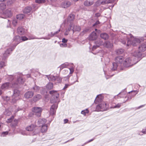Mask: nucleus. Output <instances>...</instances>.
Segmentation results:
<instances>
[{"label":"nucleus","instance_id":"obj_45","mask_svg":"<svg viewBox=\"0 0 146 146\" xmlns=\"http://www.w3.org/2000/svg\"><path fill=\"white\" fill-rule=\"evenodd\" d=\"M6 5L4 3H2L0 4V9L3 10L6 8Z\"/></svg>","mask_w":146,"mask_h":146},{"label":"nucleus","instance_id":"obj_20","mask_svg":"<svg viewBox=\"0 0 146 146\" xmlns=\"http://www.w3.org/2000/svg\"><path fill=\"white\" fill-rule=\"evenodd\" d=\"M74 15L73 14H70L68 16L67 19V21L68 23H70V24H73L72 23V21L74 20Z\"/></svg>","mask_w":146,"mask_h":146},{"label":"nucleus","instance_id":"obj_50","mask_svg":"<svg viewBox=\"0 0 146 146\" xmlns=\"http://www.w3.org/2000/svg\"><path fill=\"white\" fill-rule=\"evenodd\" d=\"M88 110L87 109H86V110L82 111L81 112V113L84 115H85L86 114L88 113Z\"/></svg>","mask_w":146,"mask_h":146},{"label":"nucleus","instance_id":"obj_12","mask_svg":"<svg viewBox=\"0 0 146 146\" xmlns=\"http://www.w3.org/2000/svg\"><path fill=\"white\" fill-rule=\"evenodd\" d=\"M139 51H135L134 52H140L141 54V52H144L146 50V43H143L139 47Z\"/></svg>","mask_w":146,"mask_h":146},{"label":"nucleus","instance_id":"obj_44","mask_svg":"<svg viewBox=\"0 0 146 146\" xmlns=\"http://www.w3.org/2000/svg\"><path fill=\"white\" fill-rule=\"evenodd\" d=\"M33 89L35 92H38L39 91L40 89V87L35 85V86L33 87Z\"/></svg>","mask_w":146,"mask_h":146},{"label":"nucleus","instance_id":"obj_49","mask_svg":"<svg viewBox=\"0 0 146 146\" xmlns=\"http://www.w3.org/2000/svg\"><path fill=\"white\" fill-rule=\"evenodd\" d=\"M89 31V29L88 28L85 29L81 33V35H83L84 34L88 32Z\"/></svg>","mask_w":146,"mask_h":146},{"label":"nucleus","instance_id":"obj_6","mask_svg":"<svg viewBox=\"0 0 146 146\" xmlns=\"http://www.w3.org/2000/svg\"><path fill=\"white\" fill-rule=\"evenodd\" d=\"M108 108V106L104 102L98 105L96 107V110L97 111H103L106 110Z\"/></svg>","mask_w":146,"mask_h":146},{"label":"nucleus","instance_id":"obj_16","mask_svg":"<svg viewBox=\"0 0 146 146\" xmlns=\"http://www.w3.org/2000/svg\"><path fill=\"white\" fill-rule=\"evenodd\" d=\"M46 120L45 119H39L37 122V125L38 127H40L45 124Z\"/></svg>","mask_w":146,"mask_h":146},{"label":"nucleus","instance_id":"obj_29","mask_svg":"<svg viewBox=\"0 0 146 146\" xmlns=\"http://www.w3.org/2000/svg\"><path fill=\"white\" fill-rule=\"evenodd\" d=\"M73 25V24L71 23L69 25V27L68 28V29L66 30V31L64 33V34L65 35H68L69 32L71 30V27H72Z\"/></svg>","mask_w":146,"mask_h":146},{"label":"nucleus","instance_id":"obj_42","mask_svg":"<svg viewBox=\"0 0 146 146\" xmlns=\"http://www.w3.org/2000/svg\"><path fill=\"white\" fill-rule=\"evenodd\" d=\"M119 93H121L120 95H119V98H125V96L126 94V92H121Z\"/></svg>","mask_w":146,"mask_h":146},{"label":"nucleus","instance_id":"obj_64","mask_svg":"<svg viewBox=\"0 0 146 146\" xmlns=\"http://www.w3.org/2000/svg\"><path fill=\"white\" fill-rule=\"evenodd\" d=\"M60 46L61 47H66L67 46V45L65 43L61 44H60Z\"/></svg>","mask_w":146,"mask_h":146},{"label":"nucleus","instance_id":"obj_8","mask_svg":"<svg viewBox=\"0 0 146 146\" xmlns=\"http://www.w3.org/2000/svg\"><path fill=\"white\" fill-rule=\"evenodd\" d=\"M42 111V108L38 107H34L32 108V111L33 114L36 115L37 117L40 116Z\"/></svg>","mask_w":146,"mask_h":146},{"label":"nucleus","instance_id":"obj_13","mask_svg":"<svg viewBox=\"0 0 146 146\" xmlns=\"http://www.w3.org/2000/svg\"><path fill=\"white\" fill-rule=\"evenodd\" d=\"M57 107V105L55 104H53L52 106L50 111V113L51 115H53L55 113Z\"/></svg>","mask_w":146,"mask_h":146},{"label":"nucleus","instance_id":"obj_51","mask_svg":"<svg viewBox=\"0 0 146 146\" xmlns=\"http://www.w3.org/2000/svg\"><path fill=\"white\" fill-rule=\"evenodd\" d=\"M8 131H5L2 132L1 134V136L2 137H4L6 136L8 134Z\"/></svg>","mask_w":146,"mask_h":146},{"label":"nucleus","instance_id":"obj_52","mask_svg":"<svg viewBox=\"0 0 146 146\" xmlns=\"http://www.w3.org/2000/svg\"><path fill=\"white\" fill-rule=\"evenodd\" d=\"M14 118V116H12L9 119H8L7 121V122L8 123H9L11 122L12 120Z\"/></svg>","mask_w":146,"mask_h":146},{"label":"nucleus","instance_id":"obj_55","mask_svg":"<svg viewBox=\"0 0 146 146\" xmlns=\"http://www.w3.org/2000/svg\"><path fill=\"white\" fill-rule=\"evenodd\" d=\"M5 114L7 116L10 115L11 114V113L10 111H9L8 110H6L5 112Z\"/></svg>","mask_w":146,"mask_h":146},{"label":"nucleus","instance_id":"obj_37","mask_svg":"<svg viewBox=\"0 0 146 146\" xmlns=\"http://www.w3.org/2000/svg\"><path fill=\"white\" fill-rule=\"evenodd\" d=\"M122 104L119 103L115 105H112L111 107V108H119L121 106Z\"/></svg>","mask_w":146,"mask_h":146},{"label":"nucleus","instance_id":"obj_35","mask_svg":"<svg viewBox=\"0 0 146 146\" xmlns=\"http://www.w3.org/2000/svg\"><path fill=\"white\" fill-rule=\"evenodd\" d=\"M53 87V83L49 82L46 85V88L48 90L52 89Z\"/></svg>","mask_w":146,"mask_h":146},{"label":"nucleus","instance_id":"obj_28","mask_svg":"<svg viewBox=\"0 0 146 146\" xmlns=\"http://www.w3.org/2000/svg\"><path fill=\"white\" fill-rule=\"evenodd\" d=\"M69 65V63L68 62H66L61 64L58 67V68H60V70H61L64 68L67 67Z\"/></svg>","mask_w":146,"mask_h":146},{"label":"nucleus","instance_id":"obj_39","mask_svg":"<svg viewBox=\"0 0 146 146\" xmlns=\"http://www.w3.org/2000/svg\"><path fill=\"white\" fill-rule=\"evenodd\" d=\"M124 52V49L121 48L118 49L116 50V52L117 54H121Z\"/></svg>","mask_w":146,"mask_h":146},{"label":"nucleus","instance_id":"obj_60","mask_svg":"<svg viewBox=\"0 0 146 146\" xmlns=\"http://www.w3.org/2000/svg\"><path fill=\"white\" fill-rule=\"evenodd\" d=\"M4 100L5 101L7 102L9 100L10 98L9 97L7 96L4 98Z\"/></svg>","mask_w":146,"mask_h":146},{"label":"nucleus","instance_id":"obj_59","mask_svg":"<svg viewBox=\"0 0 146 146\" xmlns=\"http://www.w3.org/2000/svg\"><path fill=\"white\" fill-rule=\"evenodd\" d=\"M60 31V29L58 30L57 31H56L54 33H53L52 32H51V33L52 34V35H53V36L55 35L58 33Z\"/></svg>","mask_w":146,"mask_h":146},{"label":"nucleus","instance_id":"obj_30","mask_svg":"<svg viewBox=\"0 0 146 146\" xmlns=\"http://www.w3.org/2000/svg\"><path fill=\"white\" fill-rule=\"evenodd\" d=\"M40 127H41V131L42 132H44L47 131L48 127V126L47 124H45Z\"/></svg>","mask_w":146,"mask_h":146},{"label":"nucleus","instance_id":"obj_22","mask_svg":"<svg viewBox=\"0 0 146 146\" xmlns=\"http://www.w3.org/2000/svg\"><path fill=\"white\" fill-rule=\"evenodd\" d=\"M36 126L35 124H31L26 127V130L28 131H33L35 128L36 127Z\"/></svg>","mask_w":146,"mask_h":146},{"label":"nucleus","instance_id":"obj_26","mask_svg":"<svg viewBox=\"0 0 146 146\" xmlns=\"http://www.w3.org/2000/svg\"><path fill=\"white\" fill-rule=\"evenodd\" d=\"M46 76L49 81L53 82L55 80L56 76L52 75H47Z\"/></svg>","mask_w":146,"mask_h":146},{"label":"nucleus","instance_id":"obj_27","mask_svg":"<svg viewBox=\"0 0 146 146\" xmlns=\"http://www.w3.org/2000/svg\"><path fill=\"white\" fill-rule=\"evenodd\" d=\"M118 65L119 64L115 62L113 63L112 65L111 68V70L113 71L116 70Z\"/></svg>","mask_w":146,"mask_h":146},{"label":"nucleus","instance_id":"obj_14","mask_svg":"<svg viewBox=\"0 0 146 146\" xmlns=\"http://www.w3.org/2000/svg\"><path fill=\"white\" fill-rule=\"evenodd\" d=\"M71 3L68 1H64L62 2L60 5V6L63 8H66L69 7L71 5Z\"/></svg>","mask_w":146,"mask_h":146},{"label":"nucleus","instance_id":"obj_32","mask_svg":"<svg viewBox=\"0 0 146 146\" xmlns=\"http://www.w3.org/2000/svg\"><path fill=\"white\" fill-rule=\"evenodd\" d=\"M100 37L102 38L104 40H106L108 38L109 36L106 33H103L100 35Z\"/></svg>","mask_w":146,"mask_h":146},{"label":"nucleus","instance_id":"obj_56","mask_svg":"<svg viewBox=\"0 0 146 146\" xmlns=\"http://www.w3.org/2000/svg\"><path fill=\"white\" fill-rule=\"evenodd\" d=\"M29 38H28L29 40L31 39H39V38H37L35 36H29Z\"/></svg>","mask_w":146,"mask_h":146},{"label":"nucleus","instance_id":"obj_3","mask_svg":"<svg viewBox=\"0 0 146 146\" xmlns=\"http://www.w3.org/2000/svg\"><path fill=\"white\" fill-rule=\"evenodd\" d=\"M13 40L16 42V44L12 48H9L7 49L3 54V59H5L10 54L12 51L14 49L17 45L21 42V36L19 35L16 36L13 38Z\"/></svg>","mask_w":146,"mask_h":146},{"label":"nucleus","instance_id":"obj_41","mask_svg":"<svg viewBox=\"0 0 146 146\" xmlns=\"http://www.w3.org/2000/svg\"><path fill=\"white\" fill-rule=\"evenodd\" d=\"M46 1V0H35V2L38 4H42L45 3Z\"/></svg>","mask_w":146,"mask_h":146},{"label":"nucleus","instance_id":"obj_46","mask_svg":"<svg viewBox=\"0 0 146 146\" xmlns=\"http://www.w3.org/2000/svg\"><path fill=\"white\" fill-rule=\"evenodd\" d=\"M28 39V38L25 36H21V42L22 41H24L27 40Z\"/></svg>","mask_w":146,"mask_h":146},{"label":"nucleus","instance_id":"obj_36","mask_svg":"<svg viewBox=\"0 0 146 146\" xmlns=\"http://www.w3.org/2000/svg\"><path fill=\"white\" fill-rule=\"evenodd\" d=\"M94 3L93 1H85L84 3V5L86 6H90Z\"/></svg>","mask_w":146,"mask_h":146},{"label":"nucleus","instance_id":"obj_18","mask_svg":"<svg viewBox=\"0 0 146 146\" xmlns=\"http://www.w3.org/2000/svg\"><path fill=\"white\" fill-rule=\"evenodd\" d=\"M10 87H12V84L11 85L9 82H6L3 84L1 86V88L3 89H5L8 88Z\"/></svg>","mask_w":146,"mask_h":146},{"label":"nucleus","instance_id":"obj_23","mask_svg":"<svg viewBox=\"0 0 146 146\" xmlns=\"http://www.w3.org/2000/svg\"><path fill=\"white\" fill-rule=\"evenodd\" d=\"M71 30H72L73 33L76 31H79L81 30V28L79 26H75L73 24V25L71 27Z\"/></svg>","mask_w":146,"mask_h":146},{"label":"nucleus","instance_id":"obj_17","mask_svg":"<svg viewBox=\"0 0 146 146\" xmlns=\"http://www.w3.org/2000/svg\"><path fill=\"white\" fill-rule=\"evenodd\" d=\"M34 93L32 91H28L25 93L24 94V97L26 99H29L31 98L34 95Z\"/></svg>","mask_w":146,"mask_h":146},{"label":"nucleus","instance_id":"obj_15","mask_svg":"<svg viewBox=\"0 0 146 146\" xmlns=\"http://www.w3.org/2000/svg\"><path fill=\"white\" fill-rule=\"evenodd\" d=\"M97 38V35L96 33L93 32L89 36V40H95Z\"/></svg>","mask_w":146,"mask_h":146},{"label":"nucleus","instance_id":"obj_62","mask_svg":"<svg viewBox=\"0 0 146 146\" xmlns=\"http://www.w3.org/2000/svg\"><path fill=\"white\" fill-rule=\"evenodd\" d=\"M141 132L144 134H146V127L142 129Z\"/></svg>","mask_w":146,"mask_h":146},{"label":"nucleus","instance_id":"obj_11","mask_svg":"<svg viewBox=\"0 0 146 146\" xmlns=\"http://www.w3.org/2000/svg\"><path fill=\"white\" fill-rule=\"evenodd\" d=\"M3 15L4 17H2L4 18H5L7 17H11L12 15V13L10 9H8L6 10L3 13Z\"/></svg>","mask_w":146,"mask_h":146},{"label":"nucleus","instance_id":"obj_25","mask_svg":"<svg viewBox=\"0 0 146 146\" xmlns=\"http://www.w3.org/2000/svg\"><path fill=\"white\" fill-rule=\"evenodd\" d=\"M104 45L107 48H111L113 46L112 44L108 41H106Z\"/></svg>","mask_w":146,"mask_h":146},{"label":"nucleus","instance_id":"obj_10","mask_svg":"<svg viewBox=\"0 0 146 146\" xmlns=\"http://www.w3.org/2000/svg\"><path fill=\"white\" fill-rule=\"evenodd\" d=\"M138 92V91H137V90H133L128 92L129 94H130L131 92H133L135 93V94L133 95L132 96L128 95L125 96V99L126 98H127V99L126 100H124L123 101V103H125L128 100H131L132 98V97H134L136 94H137Z\"/></svg>","mask_w":146,"mask_h":146},{"label":"nucleus","instance_id":"obj_19","mask_svg":"<svg viewBox=\"0 0 146 146\" xmlns=\"http://www.w3.org/2000/svg\"><path fill=\"white\" fill-rule=\"evenodd\" d=\"M123 58L122 56H119L117 57L115 59V62L118 64H121L123 62Z\"/></svg>","mask_w":146,"mask_h":146},{"label":"nucleus","instance_id":"obj_48","mask_svg":"<svg viewBox=\"0 0 146 146\" xmlns=\"http://www.w3.org/2000/svg\"><path fill=\"white\" fill-rule=\"evenodd\" d=\"M6 62H5L1 61L0 62V68L6 66Z\"/></svg>","mask_w":146,"mask_h":146},{"label":"nucleus","instance_id":"obj_33","mask_svg":"<svg viewBox=\"0 0 146 146\" xmlns=\"http://www.w3.org/2000/svg\"><path fill=\"white\" fill-rule=\"evenodd\" d=\"M53 36V35L51 33V32L50 34H48L47 36L45 37L39 38V39H44L49 40L50 39L51 37H52Z\"/></svg>","mask_w":146,"mask_h":146},{"label":"nucleus","instance_id":"obj_21","mask_svg":"<svg viewBox=\"0 0 146 146\" xmlns=\"http://www.w3.org/2000/svg\"><path fill=\"white\" fill-rule=\"evenodd\" d=\"M103 99V97L102 95L100 94L97 96L95 99V102L97 104L98 103L101 102L102 100Z\"/></svg>","mask_w":146,"mask_h":146},{"label":"nucleus","instance_id":"obj_47","mask_svg":"<svg viewBox=\"0 0 146 146\" xmlns=\"http://www.w3.org/2000/svg\"><path fill=\"white\" fill-rule=\"evenodd\" d=\"M18 23L17 19L16 18L14 19H13L12 21V24L13 26H15L17 25Z\"/></svg>","mask_w":146,"mask_h":146},{"label":"nucleus","instance_id":"obj_31","mask_svg":"<svg viewBox=\"0 0 146 146\" xmlns=\"http://www.w3.org/2000/svg\"><path fill=\"white\" fill-rule=\"evenodd\" d=\"M31 10V8L30 7H25L23 11L25 13H28L30 12Z\"/></svg>","mask_w":146,"mask_h":146},{"label":"nucleus","instance_id":"obj_24","mask_svg":"<svg viewBox=\"0 0 146 146\" xmlns=\"http://www.w3.org/2000/svg\"><path fill=\"white\" fill-rule=\"evenodd\" d=\"M42 98V96L39 94L35 95L33 98V100L34 101L36 102L41 99Z\"/></svg>","mask_w":146,"mask_h":146},{"label":"nucleus","instance_id":"obj_53","mask_svg":"<svg viewBox=\"0 0 146 146\" xmlns=\"http://www.w3.org/2000/svg\"><path fill=\"white\" fill-rule=\"evenodd\" d=\"M15 0H8L7 2V5H10L13 3L15 1Z\"/></svg>","mask_w":146,"mask_h":146},{"label":"nucleus","instance_id":"obj_43","mask_svg":"<svg viewBox=\"0 0 146 146\" xmlns=\"http://www.w3.org/2000/svg\"><path fill=\"white\" fill-rule=\"evenodd\" d=\"M55 81H56L57 83H60L62 81V78L59 76H56Z\"/></svg>","mask_w":146,"mask_h":146},{"label":"nucleus","instance_id":"obj_40","mask_svg":"<svg viewBox=\"0 0 146 146\" xmlns=\"http://www.w3.org/2000/svg\"><path fill=\"white\" fill-rule=\"evenodd\" d=\"M95 44H97L98 45H102L104 44V43L103 41H102L100 39L97 40Z\"/></svg>","mask_w":146,"mask_h":146},{"label":"nucleus","instance_id":"obj_7","mask_svg":"<svg viewBox=\"0 0 146 146\" xmlns=\"http://www.w3.org/2000/svg\"><path fill=\"white\" fill-rule=\"evenodd\" d=\"M20 91L17 89L14 90L11 102L13 103H15L17 100L20 99Z\"/></svg>","mask_w":146,"mask_h":146},{"label":"nucleus","instance_id":"obj_63","mask_svg":"<svg viewBox=\"0 0 146 146\" xmlns=\"http://www.w3.org/2000/svg\"><path fill=\"white\" fill-rule=\"evenodd\" d=\"M70 85H69L68 84H65V86L64 88H63V90L65 89L68 88V87L70 86Z\"/></svg>","mask_w":146,"mask_h":146},{"label":"nucleus","instance_id":"obj_34","mask_svg":"<svg viewBox=\"0 0 146 146\" xmlns=\"http://www.w3.org/2000/svg\"><path fill=\"white\" fill-rule=\"evenodd\" d=\"M17 73L13 75H8L7 78L9 81H11L13 80L14 78L17 76Z\"/></svg>","mask_w":146,"mask_h":146},{"label":"nucleus","instance_id":"obj_4","mask_svg":"<svg viewBox=\"0 0 146 146\" xmlns=\"http://www.w3.org/2000/svg\"><path fill=\"white\" fill-rule=\"evenodd\" d=\"M17 79L16 82L12 84L13 88L17 87L18 84H23L25 80V79L23 78V75L21 74L17 73Z\"/></svg>","mask_w":146,"mask_h":146},{"label":"nucleus","instance_id":"obj_5","mask_svg":"<svg viewBox=\"0 0 146 146\" xmlns=\"http://www.w3.org/2000/svg\"><path fill=\"white\" fill-rule=\"evenodd\" d=\"M49 93L52 95V98L50 99L51 102L53 103L57 102L59 96V94L57 91L56 90H52L49 92Z\"/></svg>","mask_w":146,"mask_h":146},{"label":"nucleus","instance_id":"obj_57","mask_svg":"<svg viewBox=\"0 0 146 146\" xmlns=\"http://www.w3.org/2000/svg\"><path fill=\"white\" fill-rule=\"evenodd\" d=\"M69 69L70 71L69 74H72L74 72V69L72 67V68H69Z\"/></svg>","mask_w":146,"mask_h":146},{"label":"nucleus","instance_id":"obj_1","mask_svg":"<svg viewBox=\"0 0 146 146\" xmlns=\"http://www.w3.org/2000/svg\"><path fill=\"white\" fill-rule=\"evenodd\" d=\"M130 36L131 38L133 37L131 34L127 35L125 34H122L121 38L120 41L124 44H125L126 41H127V46H130L131 44L133 46H135L139 44L141 42V41L143 40V37H141L139 38L136 37L134 38L131 43V41L128 39V36Z\"/></svg>","mask_w":146,"mask_h":146},{"label":"nucleus","instance_id":"obj_2","mask_svg":"<svg viewBox=\"0 0 146 146\" xmlns=\"http://www.w3.org/2000/svg\"><path fill=\"white\" fill-rule=\"evenodd\" d=\"M133 56L131 58L125 59L123 62L124 66L125 67L132 66L136 64L141 59V54L140 52H133L132 53Z\"/></svg>","mask_w":146,"mask_h":146},{"label":"nucleus","instance_id":"obj_54","mask_svg":"<svg viewBox=\"0 0 146 146\" xmlns=\"http://www.w3.org/2000/svg\"><path fill=\"white\" fill-rule=\"evenodd\" d=\"M14 122L15 123L13 124L12 125V126L13 127H15L17 125L18 123V121L17 120H15Z\"/></svg>","mask_w":146,"mask_h":146},{"label":"nucleus","instance_id":"obj_38","mask_svg":"<svg viewBox=\"0 0 146 146\" xmlns=\"http://www.w3.org/2000/svg\"><path fill=\"white\" fill-rule=\"evenodd\" d=\"M24 17V15L22 14L17 15L16 16V19L18 20H21L23 19Z\"/></svg>","mask_w":146,"mask_h":146},{"label":"nucleus","instance_id":"obj_61","mask_svg":"<svg viewBox=\"0 0 146 146\" xmlns=\"http://www.w3.org/2000/svg\"><path fill=\"white\" fill-rule=\"evenodd\" d=\"M99 47V45L96 44V45H94L92 47V50H94L95 49Z\"/></svg>","mask_w":146,"mask_h":146},{"label":"nucleus","instance_id":"obj_9","mask_svg":"<svg viewBox=\"0 0 146 146\" xmlns=\"http://www.w3.org/2000/svg\"><path fill=\"white\" fill-rule=\"evenodd\" d=\"M27 32V30L22 27H19L17 29V34L20 35H25Z\"/></svg>","mask_w":146,"mask_h":146},{"label":"nucleus","instance_id":"obj_58","mask_svg":"<svg viewBox=\"0 0 146 146\" xmlns=\"http://www.w3.org/2000/svg\"><path fill=\"white\" fill-rule=\"evenodd\" d=\"M120 94L121 93H119L117 95L113 97L114 99H115V100H117L120 99L119 96V95H120Z\"/></svg>","mask_w":146,"mask_h":146}]
</instances>
